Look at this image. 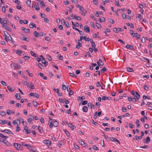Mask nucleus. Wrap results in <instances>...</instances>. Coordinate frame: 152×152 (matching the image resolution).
Returning a JSON list of instances; mask_svg holds the SVG:
<instances>
[{
    "label": "nucleus",
    "mask_w": 152,
    "mask_h": 152,
    "mask_svg": "<svg viewBox=\"0 0 152 152\" xmlns=\"http://www.w3.org/2000/svg\"><path fill=\"white\" fill-rule=\"evenodd\" d=\"M11 66L12 68H16L17 69H18L20 67V66L19 64L15 63H12L11 64Z\"/></svg>",
    "instance_id": "1"
},
{
    "label": "nucleus",
    "mask_w": 152,
    "mask_h": 152,
    "mask_svg": "<svg viewBox=\"0 0 152 152\" xmlns=\"http://www.w3.org/2000/svg\"><path fill=\"white\" fill-rule=\"evenodd\" d=\"M0 23L1 24L2 27L4 26H6L5 25L7 23V20H6L5 18H1L0 17Z\"/></svg>",
    "instance_id": "2"
},
{
    "label": "nucleus",
    "mask_w": 152,
    "mask_h": 152,
    "mask_svg": "<svg viewBox=\"0 0 152 152\" xmlns=\"http://www.w3.org/2000/svg\"><path fill=\"white\" fill-rule=\"evenodd\" d=\"M13 145L14 147L18 150H21L20 148L21 145L20 144L18 143H14Z\"/></svg>",
    "instance_id": "3"
},
{
    "label": "nucleus",
    "mask_w": 152,
    "mask_h": 152,
    "mask_svg": "<svg viewBox=\"0 0 152 152\" xmlns=\"http://www.w3.org/2000/svg\"><path fill=\"white\" fill-rule=\"evenodd\" d=\"M4 40L7 42H8L9 41L12 40V38L10 37V35L9 34H7V35H6V37L5 38Z\"/></svg>",
    "instance_id": "4"
},
{
    "label": "nucleus",
    "mask_w": 152,
    "mask_h": 152,
    "mask_svg": "<svg viewBox=\"0 0 152 152\" xmlns=\"http://www.w3.org/2000/svg\"><path fill=\"white\" fill-rule=\"evenodd\" d=\"M79 10L82 12L81 14L83 16H85L86 12V11L84 10L83 7H80Z\"/></svg>",
    "instance_id": "5"
},
{
    "label": "nucleus",
    "mask_w": 152,
    "mask_h": 152,
    "mask_svg": "<svg viewBox=\"0 0 152 152\" xmlns=\"http://www.w3.org/2000/svg\"><path fill=\"white\" fill-rule=\"evenodd\" d=\"M44 143L45 144L48 146H49L51 144V142L49 140H45L44 141Z\"/></svg>",
    "instance_id": "6"
},
{
    "label": "nucleus",
    "mask_w": 152,
    "mask_h": 152,
    "mask_svg": "<svg viewBox=\"0 0 152 152\" xmlns=\"http://www.w3.org/2000/svg\"><path fill=\"white\" fill-rule=\"evenodd\" d=\"M110 138V140L112 141L117 142L119 144H120V142H119V140H118V139H116V138H115L114 137H111Z\"/></svg>",
    "instance_id": "7"
},
{
    "label": "nucleus",
    "mask_w": 152,
    "mask_h": 152,
    "mask_svg": "<svg viewBox=\"0 0 152 152\" xmlns=\"http://www.w3.org/2000/svg\"><path fill=\"white\" fill-rule=\"evenodd\" d=\"M84 30L85 32L89 33L90 31V28L87 25H85L84 26Z\"/></svg>",
    "instance_id": "8"
},
{
    "label": "nucleus",
    "mask_w": 152,
    "mask_h": 152,
    "mask_svg": "<svg viewBox=\"0 0 152 152\" xmlns=\"http://www.w3.org/2000/svg\"><path fill=\"white\" fill-rule=\"evenodd\" d=\"M68 126L70 127V128L72 129V130H73L74 129H75L76 128L75 126L73 125L72 124L68 123L67 124Z\"/></svg>",
    "instance_id": "9"
},
{
    "label": "nucleus",
    "mask_w": 152,
    "mask_h": 152,
    "mask_svg": "<svg viewBox=\"0 0 152 152\" xmlns=\"http://www.w3.org/2000/svg\"><path fill=\"white\" fill-rule=\"evenodd\" d=\"M88 107L90 109H94V105L92 104L91 102H89L88 103Z\"/></svg>",
    "instance_id": "10"
},
{
    "label": "nucleus",
    "mask_w": 152,
    "mask_h": 152,
    "mask_svg": "<svg viewBox=\"0 0 152 152\" xmlns=\"http://www.w3.org/2000/svg\"><path fill=\"white\" fill-rule=\"evenodd\" d=\"M21 28L22 30L25 32L27 33H30V30L29 29L25 28L23 27H22Z\"/></svg>",
    "instance_id": "11"
},
{
    "label": "nucleus",
    "mask_w": 152,
    "mask_h": 152,
    "mask_svg": "<svg viewBox=\"0 0 152 152\" xmlns=\"http://www.w3.org/2000/svg\"><path fill=\"white\" fill-rule=\"evenodd\" d=\"M133 96L136 97V99L137 100H139L140 97V95L138 94L137 92H135L134 94L133 95Z\"/></svg>",
    "instance_id": "12"
},
{
    "label": "nucleus",
    "mask_w": 152,
    "mask_h": 152,
    "mask_svg": "<svg viewBox=\"0 0 152 152\" xmlns=\"http://www.w3.org/2000/svg\"><path fill=\"white\" fill-rule=\"evenodd\" d=\"M96 63L99 66H102L104 65V63L102 62V60L101 59H99V61H97Z\"/></svg>",
    "instance_id": "13"
},
{
    "label": "nucleus",
    "mask_w": 152,
    "mask_h": 152,
    "mask_svg": "<svg viewBox=\"0 0 152 152\" xmlns=\"http://www.w3.org/2000/svg\"><path fill=\"white\" fill-rule=\"evenodd\" d=\"M40 77H42V78L44 80H47V77L45 76L44 74L42 72H39L38 73Z\"/></svg>",
    "instance_id": "14"
},
{
    "label": "nucleus",
    "mask_w": 152,
    "mask_h": 152,
    "mask_svg": "<svg viewBox=\"0 0 152 152\" xmlns=\"http://www.w3.org/2000/svg\"><path fill=\"white\" fill-rule=\"evenodd\" d=\"M30 118H28L27 119L28 122V123H30L34 119V117L33 116L31 115L30 116Z\"/></svg>",
    "instance_id": "15"
},
{
    "label": "nucleus",
    "mask_w": 152,
    "mask_h": 152,
    "mask_svg": "<svg viewBox=\"0 0 152 152\" xmlns=\"http://www.w3.org/2000/svg\"><path fill=\"white\" fill-rule=\"evenodd\" d=\"M81 42L79 40H78V42H77V45L76 46V48L77 49H79L80 48V47H82V45L81 44Z\"/></svg>",
    "instance_id": "16"
},
{
    "label": "nucleus",
    "mask_w": 152,
    "mask_h": 152,
    "mask_svg": "<svg viewBox=\"0 0 152 152\" xmlns=\"http://www.w3.org/2000/svg\"><path fill=\"white\" fill-rule=\"evenodd\" d=\"M90 42L91 43V45L92 47L93 48H96L95 43L93 41L92 39H90Z\"/></svg>",
    "instance_id": "17"
},
{
    "label": "nucleus",
    "mask_w": 152,
    "mask_h": 152,
    "mask_svg": "<svg viewBox=\"0 0 152 152\" xmlns=\"http://www.w3.org/2000/svg\"><path fill=\"white\" fill-rule=\"evenodd\" d=\"M34 8L37 10H39L40 9L39 7L38 3H37L34 4Z\"/></svg>",
    "instance_id": "18"
},
{
    "label": "nucleus",
    "mask_w": 152,
    "mask_h": 152,
    "mask_svg": "<svg viewBox=\"0 0 152 152\" xmlns=\"http://www.w3.org/2000/svg\"><path fill=\"white\" fill-rule=\"evenodd\" d=\"M7 131L9 132H11V133H9L10 134H12V135L13 134V133L9 129H4V130H1V132H7Z\"/></svg>",
    "instance_id": "19"
},
{
    "label": "nucleus",
    "mask_w": 152,
    "mask_h": 152,
    "mask_svg": "<svg viewBox=\"0 0 152 152\" xmlns=\"http://www.w3.org/2000/svg\"><path fill=\"white\" fill-rule=\"evenodd\" d=\"M126 47L127 49H129L131 50H133V49H134V48H133V46H132L130 45H126Z\"/></svg>",
    "instance_id": "20"
},
{
    "label": "nucleus",
    "mask_w": 152,
    "mask_h": 152,
    "mask_svg": "<svg viewBox=\"0 0 152 152\" xmlns=\"http://www.w3.org/2000/svg\"><path fill=\"white\" fill-rule=\"evenodd\" d=\"M23 84L25 86H26L28 88H30L29 83L25 81H22Z\"/></svg>",
    "instance_id": "21"
},
{
    "label": "nucleus",
    "mask_w": 152,
    "mask_h": 152,
    "mask_svg": "<svg viewBox=\"0 0 152 152\" xmlns=\"http://www.w3.org/2000/svg\"><path fill=\"white\" fill-rule=\"evenodd\" d=\"M78 142L80 143L83 146L85 147L86 146L85 145L86 144L84 143V142L80 140H78Z\"/></svg>",
    "instance_id": "22"
},
{
    "label": "nucleus",
    "mask_w": 152,
    "mask_h": 152,
    "mask_svg": "<svg viewBox=\"0 0 152 152\" xmlns=\"http://www.w3.org/2000/svg\"><path fill=\"white\" fill-rule=\"evenodd\" d=\"M15 97L18 100H20L21 99L20 95L19 93H17L15 94Z\"/></svg>",
    "instance_id": "23"
},
{
    "label": "nucleus",
    "mask_w": 152,
    "mask_h": 152,
    "mask_svg": "<svg viewBox=\"0 0 152 152\" xmlns=\"http://www.w3.org/2000/svg\"><path fill=\"white\" fill-rule=\"evenodd\" d=\"M58 125V123L56 121H53V125L55 127H57Z\"/></svg>",
    "instance_id": "24"
},
{
    "label": "nucleus",
    "mask_w": 152,
    "mask_h": 152,
    "mask_svg": "<svg viewBox=\"0 0 152 152\" xmlns=\"http://www.w3.org/2000/svg\"><path fill=\"white\" fill-rule=\"evenodd\" d=\"M3 28H4L6 29L7 31H11V29L7 25L6 26H4Z\"/></svg>",
    "instance_id": "25"
},
{
    "label": "nucleus",
    "mask_w": 152,
    "mask_h": 152,
    "mask_svg": "<svg viewBox=\"0 0 152 152\" xmlns=\"http://www.w3.org/2000/svg\"><path fill=\"white\" fill-rule=\"evenodd\" d=\"M34 35L36 37H39L40 35V34L38 33L37 31H35L34 32Z\"/></svg>",
    "instance_id": "26"
},
{
    "label": "nucleus",
    "mask_w": 152,
    "mask_h": 152,
    "mask_svg": "<svg viewBox=\"0 0 152 152\" xmlns=\"http://www.w3.org/2000/svg\"><path fill=\"white\" fill-rule=\"evenodd\" d=\"M21 145H23V146H25L26 147L28 148H29L30 147H31V146H30V145L26 144V143H24L23 142H21Z\"/></svg>",
    "instance_id": "27"
},
{
    "label": "nucleus",
    "mask_w": 152,
    "mask_h": 152,
    "mask_svg": "<svg viewBox=\"0 0 152 152\" xmlns=\"http://www.w3.org/2000/svg\"><path fill=\"white\" fill-rule=\"evenodd\" d=\"M38 129L39 131L41 133H42L43 132L42 128L40 127L39 126H38Z\"/></svg>",
    "instance_id": "28"
},
{
    "label": "nucleus",
    "mask_w": 152,
    "mask_h": 152,
    "mask_svg": "<svg viewBox=\"0 0 152 152\" xmlns=\"http://www.w3.org/2000/svg\"><path fill=\"white\" fill-rule=\"evenodd\" d=\"M83 112H86L88 111V108L86 106H84L83 107Z\"/></svg>",
    "instance_id": "29"
},
{
    "label": "nucleus",
    "mask_w": 152,
    "mask_h": 152,
    "mask_svg": "<svg viewBox=\"0 0 152 152\" xmlns=\"http://www.w3.org/2000/svg\"><path fill=\"white\" fill-rule=\"evenodd\" d=\"M37 65H38V66H39V67L40 69H43L44 66L42 64L38 63Z\"/></svg>",
    "instance_id": "30"
},
{
    "label": "nucleus",
    "mask_w": 152,
    "mask_h": 152,
    "mask_svg": "<svg viewBox=\"0 0 152 152\" xmlns=\"http://www.w3.org/2000/svg\"><path fill=\"white\" fill-rule=\"evenodd\" d=\"M29 27L31 28H32L34 27H36L35 25L33 23L31 22L29 24Z\"/></svg>",
    "instance_id": "31"
},
{
    "label": "nucleus",
    "mask_w": 152,
    "mask_h": 152,
    "mask_svg": "<svg viewBox=\"0 0 152 152\" xmlns=\"http://www.w3.org/2000/svg\"><path fill=\"white\" fill-rule=\"evenodd\" d=\"M64 140H60L58 142V144L59 145V147L60 148L62 145L63 144V143Z\"/></svg>",
    "instance_id": "32"
},
{
    "label": "nucleus",
    "mask_w": 152,
    "mask_h": 152,
    "mask_svg": "<svg viewBox=\"0 0 152 152\" xmlns=\"http://www.w3.org/2000/svg\"><path fill=\"white\" fill-rule=\"evenodd\" d=\"M105 20V19L104 17H102L101 18H99V19L98 21H99L100 22H104Z\"/></svg>",
    "instance_id": "33"
},
{
    "label": "nucleus",
    "mask_w": 152,
    "mask_h": 152,
    "mask_svg": "<svg viewBox=\"0 0 152 152\" xmlns=\"http://www.w3.org/2000/svg\"><path fill=\"white\" fill-rule=\"evenodd\" d=\"M57 58L59 60H62L63 59V57L60 54H58L57 56Z\"/></svg>",
    "instance_id": "34"
},
{
    "label": "nucleus",
    "mask_w": 152,
    "mask_h": 152,
    "mask_svg": "<svg viewBox=\"0 0 152 152\" xmlns=\"http://www.w3.org/2000/svg\"><path fill=\"white\" fill-rule=\"evenodd\" d=\"M42 63L44 64L45 66H46L48 64V62L47 61H45V59L42 60Z\"/></svg>",
    "instance_id": "35"
},
{
    "label": "nucleus",
    "mask_w": 152,
    "mask_h": 152,
    "mask_svg": "<svg viewBox=\"0 0 152 152\" xmlns=\"http://www.w3.org/2000/svg\"><path fill=\"white\" fill-rule=\"evenodd\" d=\"M107 70L105 67H103V69H101L100 70V72L101 73H104Z\"/></svg>",
    "instance_id": "36"
},
{
    "label": "nucleus",
    "mask_w": 152,
    "mask_h": 152,
    "mask_svg": "<svg viewBox=\"0 0 152 152\" xmlns=\"http://www.w3.org/2000/svg\"><path fill=\"white\" fill-rule=\"evenodd\" d=\"M134 37H136L138 39H139L140 38V36L138 34V33L134 34Z\"/></svg>",
    "instance_id": "37"
},
{
    "label": "nucleus",
    "mask_w": 152,
    "mask_h": 152,
    "mask_svg": "<svg viewBox=\"0 0 152 152\" xmlns=\"http://www.w3.org/2000/svg\"><path fill=\"white\" fill-rule=\"evenodd\" d=\"M69 75L71 76H72L73 77H77V76L75 75L74 73L73 72H72V73H69Z\"/></svg>",
    "instance_id": "38"
},
{
    "label": "nucleus",
    "mask_w": 152,
    "mask_h": 152,
    "mask_svg": "<svg viewBox=\"0 0 152 152\" xmlns=\"http://www.w3.org/2000/svg\"><path fill=\"white\" fill-rule=\"evenodd\" d=\"M106 99H108L109 100H110L111 99V98L110 97H108L105 96H103L102 98V100H105Z\"/></svg>",
    "instance_id": "39"
},
{
    "label": "nucleus",
    "mask_w": 152,
    "mask_h": 152,
    "mask_svg": "<svg viewBox=\"0 0 152 152\" xmlns=\"http://www.w3.org/2000/svg\"><path fill=\"white\" fill-rule=\"evenodd\" d=\"M0 136L2 137V138H5V139H6L8 138V137L7 136H4L2 134L0 133Z\"/></svg>",
    "instance_id": "40"
},
{
    "label": "nucleus",
    "mask_w": 152,
    "mask_h": 152,
    "mask_svg": "<svg viewBox=\"0 0 152 152\" xmlns=\"http://www.w3.org/2000/svg\"><path fill=\"white\" fill-rule=\"evenodd\" d=\"M32 103L34 105L35 107H36L37 106V102L36 101H33Z\"/></svg>",
    "instance_id": "41"
},
{
    "label": "nucleus",
    "mask_w": 152,
    "mask_h": 152,
    "mask_svg": "<svg viewBox=\"0 0 152 152\" xmlns=\"http://www.w3.org/2000/svg\"><path fill=\"white\" fill-rule=\"evenodd\" d=\"M96 26L98 29H99L101 28V25L99 23H96Z\"/></svg>",
    "instance_id": "42"
},
{
    "label": "nucleus",
    "mask_w": 152,
    "mask_h": 152,
    "mask_svg": "<svg viewBox=\"0 0 152 152\" xmlns=\"http://www.w3.org/2000/svg\"><path fill=\"white\" fill-rule=\"evenodd\" d=\"M115 4L116 6H120L118 0H115Z\"/></svg>",
    "instance_id": "43"
},
{
    "label": "nucleus",
    "mask_w": 152,
    "mask_h": 152,
    "mask_svg": "<svg viewBox=\"0 0 152 152\" xmlns=\"http://www.w3.org/2000/svg\"><path fill=\"white\" fill-rule=\"evenodd\" d=\"M26 3L29 6H30L31 4V1L30 0H28L26 1Z\"/></svg>",
    "instance_id": "44"
},
{
    "label": "nucleus",
    "mask_w": 152,
    "mask_h": 152,
    "mask_svg": "<svg viewBox=\"0 0 152 152\" xmlns=\"http://www.w3.org/2000/svg\"><path fill=\"white\" fill-rule=\"evenodd\" d=\"M127 70L129 72H133V70L132 68H131L129 67H127Z\"/></svg>",
    "instance_id": "45"
},
{
    "label": "nucleus",
    "mask_w": 152,
    "mask_h": 152,
    "mask_svg": "<svg viewBox=\"0 0 152 152\" xmlns=\"http://www.w3.org/2000/svg\"><path fill=\"white\" fill-rule=\"evenodd\" d=\"M150 138L149 137H147L146 138V143H148L150 142Z\"/></svg>",
    "instance_id": "46"
},
{
    "label": "nucleus",
    "mask_w": 152,
    "mask_h": 152,
    "mask_svg": "<svg viewBox=\"0 0 152 152\" xmlns=\"http://www.w3.org/2000/svg\"><path fill=\"white\" fill-rule=\"evenodd\" d=\"M6 121L5 120L3 121L1 120H0V124H6Z\"/></svg>",
    "instance_id": "47"
},
{
    "label": "nucleus",
    "mask_w": 152,
    "mask_h": 152,
    "mask_svg": "<svg viewBox=\"0 0 152 152\" xmlns=\"http://www.w3.org/2000/svg\"><path fill=\"white\" fill-rule=\"evenodd\" d=\"M108 21L109 22L112 24L114 23V20L111 18H109L108 19Z\"/></svg>",
    "instance_id": "48"
},
{
    "label": "nucleus",
    "mask_w": 152,
    "mask_h": 152,
    "mask_svg": "<svg viewBox=\"0 0 152 152\" xmlns=\"http://www.w3.org/2000/svg\"><path fill=\"white\" fill-rule=\"evenodd\" d=\"M84 39L86 41H89L90 39L88 38H87L86 36H83Z\"/></svg>",
    "instance_id": "49"
},
{
    "label": "nucleus",
    "mask_w": 152,
    "mask_h": 152,
    "mask_svg": "<svg viewBox=\"0 0 152 152\" xmlns=\"http://www.w3.org/2000/svg\"><path fill=\"white\" fill-rule=\"evenodd\" d=\"M103 136L105 137V138L106 140L107 141H108V142H109L110 141V140L108 138V137L107 136L105 135H103Z\"/></svg>",
    "instance_id": "50"
},
{
    "label": "nucleus",
    "mask_w": 152,
    "mask_h": 152,
    "mask_svg": "<svg viewBox=\"0 0 152 152\" xmlns=\"http://www.w3.org/2000/svg\"><path fill=\"white\" fill-rule=\"evenodd\" d=\"M129 33L130 34H131V35L132 37H134V31L133 30H130L129 31Z\"/></svg>",
    "instance_id": "51"
},
{
    "label": "nucleus",
    "mask_w": 152,
    "mask_h": 152,
    "mask_svg": "<svg viewBox=\"0 0 152 152\" xmlns=\"http://www.w3.org/2000/svg\"><path fill=\"white\" fill-rule=\"evenodd\" d=\"M6 114L5 113L4 111H1L0 112V115L2 116H5L6 115Z\"/></svg>",
    "instance_id": "52"
},
{
    "label": "nucleus",
    "mask_w": 152,
    "mask_h": 152,
    "mask_svg": "<svg viewBox=\"0 0 152 152\" xmlns=\"http://www.w3.org/2000/svg\"><path fill=\"white\" fill-rule=\"evenodd\" d=\"M75 18V16L73 14H72L70 16V18L71 19H73Z\"/></svg>",
    "instance_id": "53"
},
{
    "label": "nucleus",
    "mask_w": 152,
    "mask_h": 152,
    "mask_svg": "<svg viewBox=\"0 0 152 152\" xmlns=\"http://www.w3.org/2000/svg\"><path fill=\"white\" fill-rule=\"evenodd\" d=\"M48 124H49V126L50 128H52L53 127V125H52V121H51V122H49L48 123Z\"/></svg>",
    "instance_id": "54"
},
{
    "label": "nucleus",
    "mask_w": 152,
    "mask_h": 152,
    "mask_svg": "<svg viewBox=\"0 0 152 152\" xmlns=\"http://www.w3.org/2000/svg\"><path fill=\"white\" fill-rule=\"evenodd\" d=\"M20 128L19 126L18 125V126L16 127V131L17 132H18L20 131Z\"/></svg>",
    "instance_id": "55"
},
{
    "label": "nucleus",
    "mask_w": 152,
    "mask_h": 152,
    "mask_svg": "<svg viewBox=\"0 0 152 152\" xmlns=\"http://www.w3.org/2000/svg\"><path fill=\"white\" fill-rule=\"evenodd\" d=\"M65 26L67 27H68L69 26V24L67 22H66L64 23Z\"/></svg>",
    "instance_id": "56"
},
{
    "label": "nucleus",
    "mask_w": 152,
    "mask_h": 152,
    "mask_svg": "<svg viewBox=\"0 0 152 152\" xmlns=\"http://www.w3.org/2000/svg\"><path fill=\"white\" fill-rule=\"evenodd\" d=\"M7 88L9 90V91H10L12 92L14 91V90H13L12 88H11L9 86H7Z\"/></svg>",
    "instance_id": "57"
},
{
    "label": "nucleus",
    "mask_w": 152,
    "mask_h": 152,
    "mask_svg": "<svg viewBox=\"0 0 152 152\" xmlns=\"http://www.w3.org/2000/svg\"><path fill=\"white\" fill-rule=\"evenodd\" d=\"M143 88L144 89L146 90H148L149 88L148 86L146 85H144L143 86Z\"/></svg>",
    "instance_id": "58"
},
{
    "label": "nucleus",
    "mask_w": 152,
    "mask_h": 152,
    "mask_svg": "<svg viewBox=\"0 0 152 152\" xmlns=\"http://www.w3.org/2000/svg\"><path fill=\"white\" fill-rule=\"evenodd\" d=\"M26 72L29 76H30L31 77H32V73L29 72L28 70H26Z\"/></svg>",
    "instance_id": "59"
},
{
    "label": "nucleus",
    "mask_w": 152,
    "mask_h": 152,
    "mask_svg": "<svg viewBox=\"0 0 152 152\" xmlns=\"http://www.w3.org/2000/svg\"><path fill=\"white\" fill-rule=\"evenodd\" d=\"M7 114L10 115L11 114V111L10 110H7Z\"/></svg>",
    "instance_id": "60"
},
{
    "label": "nucleus",
    "mask_w": 152,
    "mask_h": 152,
    "mask_svg": "<svg viewBox=\"0 0 152 152\" xmlns=\"http://www.w3.org/2000/svg\"><path fill=\"white\" fill-rule=\"evenodd\" d=\"M30 85H31V86H30V88H30L32 89H34V86L33 84L32 83H31Z\"/></svg>",
    "instance_id": "61"
},
{
    "label": "nucleus",
    "mask_w": 152,
    "mask_h": 152,
    "mask_svg": "<svg viewBox=\"0 0 152 152\" xmlns=\"http://www.w3.org/2000/svg\"><path fill=\"white\" fill-rule=\"evenodd\" d=\"M25 131H26V134H28L30 133L31 132L30 130L29 129H27Z\"/></svg>",
    "instance_id": "62"
},
{
    "label": "nucleus",
    "mask_w": 152,
    "mask_h": 152,
    "mask_svg": "<svg viewBox=\"0 0 152 152\" xmlns=\"http://www.w3.org/2000/svg\"><path fill=\"white\" fill-rule=\"evenodd\" d=\"M34 96L37 98H39V95L38 94L35 93L34 94Z\"/></svg>",
    "instance_id": "63"
},
{
    "label": "nucleus",
    "mask_w": 152,
    "mask_h": 152,
    "mask_svg": "<svg viewBox=\"0 0 152 152\" xmlns=\"http://www.w3.org/2000/svg\"><path fill=\"white\" fill-rule=\"evenodd\" d=\"M88 101L86 100L83 101L82 103V105H84L87 104Z\"/></svg>",
    "instance_id": "64"
}]
</instances>
